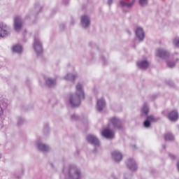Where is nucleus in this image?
I'll return each mask as SVG.
<instances>
[{"label":"nucleus","mask_w":179,"mask_h":179,"mask_svg":"<svg viewBox=\"0 0 179 179\" xmlns=\"http://www.w3.org/2000/svg\"><path fill=\"white\" fill-rule=\"evenodd\" d=\"M38 149H40V150H42L43 152H47V150H48V146L44 145V144H39L38 145Z\"/></svg>","instance_id":"20"},{"label":"nucleus","mask_w":179,"mask_h":179,"mask_svg":"<svg viewBox=\"0 0 179 179\" xmlns=\"http://www.w3.org/2000/svg\"><path fill=\"white\" fill-rule=\"evenodd\" d=\"M46 85L48 86H52V85H55V81L51 78H48L46 80Z\"/></svg>","instance_id":"21"},{"label":"nucleus","mask_w":179,"mask_h":179,"mask_svg":"<svg viewBox=\"0 0 179 179\" xmlns=\"http://www.w3.org/2000/svg\"><path fill=\"white\" fill-rule=\"evenodd\" d=\"M23 27V22H22V20H20V17L17 16L14 18V29L17 31H19L20 29Z\"/></svg>","instance_id":"3"},{"label":"nucleus","mask_w":179,"mask_h":179,"mask_svg":"<svg viewBox=\"0 0 179 179\" xmlns=\"http://www.w3.org/2000/svg\"><path fill=\"white\" fill-rule=\"evenodd\" d=\"M134 3H135V0H133V1L130 3H127L124 1H120V5L122 6H127V8H131V6H132V5H134Z\"/></svg>","instance_id":"19"},{"label":"nucleus","mask_w":179,"mask_h":179,"mask_svg":"<svg viewBox=\"0 0 179 179\" xmlns=\"http://www.w3.org/2000/svg\"><path fill=\"white\" fill-rule=\"evenodd\" d=\"M72 172L74 173V176L76 177L77 179H80V172L78 171L76 167H71L69 169V173L70 174V177H72V176H71Z\"/></svg>","instance_id":"12"},{"label":"nucleus","mask_w":179,"mask_h":179,"mask_svg":"<svg viewBox=\"0 0 179 179\" xmlns=\"http://www.w3.org/2000/svg\"><path fill=\"white\" fill-rule=\"evenodd\" d=\"M173 44L176 45V47H179V38H176L173 40Z\"/></svg>","instance_id":"26"},{"label":"nucleus","mask_w":179,"mask_h":179,"mask_svg":"<svg viewBox=\"0 0 179 179\" xmlns=\"http://www.w3.org/2000/svg\"><path fill=\"white\" fill-rule=\"evenodd\" d=\"M139 3H140V5H141V6L147 5L148 4V0H139Z\"/></svg>","instance_id":"24"},{"label":"nucleus","mask_w":179,"mask_h":179,"mask_svg":"<svg viewBox=\"0 0 179 179\" xmlns=\"http://www.w3.org/2000/svg\"><path fill=\"white\" fill-rule=\"evenodd\" d=\"M112 157L115 160L116 162H121L122 160V154L117 151H114L112 153Z\"/></svg>","instance_id":"11"},{"label":"nucleus","mask_w":179,"mask_h":179,"mask_svg":"<svg viewBox=\"0 0 179 179\" xmlns=\"http://www.w3.org/2000/svg\"><path fill=\"white\" fill-rule=\"evenodd\" d=\"M66 78L69 79V80H73L74 79H76V77L73 75L69 74V75H67Z\"/></svg>","instance_id":"25"},{"label":"nucleus","mask_w":179,"mask_h":179,"mask_svg":"<svg viewBox=\"0 0 179 179\" xmlns=\"http://www.w3.org/2000/svg\"><path fill=\"white\" fill-rule=\"evenodd\" d=\"M166 64L169 68H174V66H176V63L172 62L171 61L166 62Z\"/></svg>","instance_id":"23"},{"label":"nucleus","mask_w":179,"mask_h":179,"mask_svg":"<svg viewBox=\"0 0 179 179\" xmlns=\"http://www.w3.org/2000/svg\"><path fill=\"white\" fill-rule=\"evenodd\" d=\"M3 114V110H2V108L0 107V116Z\"/></svg>","instance_id":"27"},{"label":"nucleus","mask_w":179,"mask_h":179,"mask_svg":"<svg viewBox=\"0 0 179 179\" xmlns=\"http://www.w3.org/2000/svg\"><path fill=\"white\" fill-rule=\"evenodd\" d=\"M83 99H85L83 87L82 85L78 84L76 85V92L70 95V103L73 107H79L80 106V101Z\"/></svg>","instance_id":"2"},{"label":"nucleus","mask_w":179,"mask_h":179,"mask_svg":"<svg viewBox=\"0 0 179 179\" xmlns=\"http://www.w3.org/2000/svg\"><path fill=\"white\" fill-rule=\"evenodd\" d=\"M108 5H111L113 3V0H108Z\"/></svg>","instance_id":"28"},{"label":"nucleus","mask_w":179,"mask_h":179,"mask_svg":"<svg viewBox=\"0 0 179 179\" xmlns=\"http://www.w3.org/2000/svg\"><path fill=\"white\" fill-rule=\"evenodd\" d=\"M157 55L159 57V58H168L170 55L166 50L159 49L157 50Z\"/></svg>","instance_id":"7"},{"label":"nucleus","mask_w":179,"mask_h":179,"mask_svg":"<svg viewBox=\"0 0 179 179\" xmlns=\"http://www.w3.org/2000/svg\"><path fill=\"white\" fill-rule=\"evenodd\" d=\"M164 139L165 141H173L174 140V136L171 133H166L164 135Z\"/></svg>","instance_id":"18"},{"label":"nucleus","mask_w":179,"mask_h":179,"mask_svg":"<svg viewBox=\"0 0 179 179\" xmlns=\"http://www.w3.org/2000/svg\"><path fill=\"white\" fill-rule=\"evenodd\" d=\"M81 23L83 27H89L90 25V20H89V17L84 15L81 17Z\"/></svg>","instance_id":"10"},{"label":"nucleus","mask_w":179,"mask_h":179,"mask_svg":"<svg viewBox=\"0 0 179 179\" xmlns=\"http://www.w3.org/2000/svg\"><path fill=\"white\" fill-rule=\"evenodd\" d=\"M13 52L20 53L22 51H23V48H22V46L20 45H15L13 46Z\"/></svg>","instance_id":"17"},{"label":"nucleus","mask_w":179,"mask_h":179,"mask_svg":"<svg viewBox=\"0 0 179 179\" xmlns=\"http://www.w3.org/2000/svg\"><path fill=\"white\" fill-rule=\"evenodd\" d=\"M127 166L130 169V170H136V163H135V161L132 159H129L127 161Z\"/></svg>","instance_id":"14"},{"label":"nucleus","mask_w":179,"mask_h":179,"mask_svg":"<svg viewBox=\"0 0 179 179\" xmlns=\"http://www.w3.org/2000/svg\"><path fill=\"white\" fill-rule=\"evenodd\" d=\"M162 114H164V111L162 112Z\"/></svg>","instance_id":"29"},{"label":"nucleus","mask_w":179,"mask_h":179,"mask_svg":"<svg viewBox=\"0 0 179 179\" xmlns=\"http://www.w3.org/2000/svg\"><path fill=\"white\" fill-rule=\"evenodd\" d=\"M171 121H177L178 120V113L176 110H172L168 115Z\"/></svg>","instance_id":"8"},{"label":"nucleus","mask_w":179,"mask_h":179,"mask_svg":"<svg viewBox=\"0 0 179 179\" xmlns=\"http://www.w3.org/2000/svg\"><path fill=\"white\" fill-rule=\"evenodd\" d=\"M122 128V123H121V120L116 117H113L109 119L108 129H103L101 134L105 138H107L108 139H113V138H114V131L112 130L121 129Z\"/></svg>","instance_id":"1"},{"label":"nucleus","mask_w":179,"mask_h":179,"mask_svg":"<svg viewBox=\"0 0 179 179\" xmlns=\"http://www.w3.org/2000/svg\"><path fill=\"white\" fill-rule=\"evenodd\" d=\"M34 48L36 52H41V51H43V46H41L40 41L35 39L34 43Z\"/></svg>","instance_id":"6"},{"label":"nucleus","mask_w":179,"mask_h":179,"mask_svg":"<svg viewBox=\"0 0 179 179\" xmlns=\"http://www.w3.org/2000/svg\"><path fill=\"white\" fill-rule=\"evenodd\" d=\"M8 27L3 23L0 24V37H6L8 36Z\"/></svg>","instance_id":"5"},{"label":"nucleus","mask_w":179,"mask_h":179,"mask_svg":"<svg viewBox=\"0 0 179 179\" xmlns=\"http://www.w3.org/2000/svg\"><path fill=\"white\" fill-rule=\"evenodd\" d=\"M137 65L140 69H146V68L149 67V62L148 61H142L137 63Z\"/></svg>","instance_id":"15"},{"label":"nucleus","mask_w":179,"mask_h":179,"mask_svg":"<svg viewBox=\"0 0 179 179\" xmlns=\"http://www.w3.org/2000/svg\"><path fill=\"white\" fill-rule=\"evenodd\" d=\"M136 34L139 40H143V38H145V32H143V29L142 28H137Z\"/></svg>","instance_id":"13"},{"label":"nucleus","mask_w":179,"mask_h":179,"mask_svg":"<svg viewBox=\"0 0 179 179\" xmlns=\"http://www.w3.org/2000/svg\"><path fill=\"white\" fill-rule=\"evenodd\" d=\"M97 107L99 111H101L104 108V107H106V102L103 99L98 100Z\"/></svg>","instance_id":"16"},{"label":"nucleus","mask_w":179,"mask_h":179,"mask_svg":"<svg viewBox=\"0 0 179 179\" xmlns=\"http://www.w3.org/2000/svg\"><path fill=\"white\" fill-rule=\"evenodd\" d=\"M87 140L88 141V142H90L92 145H95L96 146H99L100 145L99 139L93 135H88L87 136Z\"/></svg>","instance_id":"4"},{"label":"nucleus","mask_w":179,"mask_h":179,"mask_svg":"<svg viewBox=\"0 0 179 179\" xmlns=\"http://www.w3.org/2000/svg\"><path fill=\"white\" fill-rule=\"evenodd\" d=\"M142 112L145 114V115H148V113H149V108H148V106L144 105L142 108Z\"/></svg>","instance_id":"22"},{"label":"nucleus","mask_w":179,"mask_h":179,"mask_svg":"<svg viewBox=\"0 0 179 179\" xmlns=\"http://www.w3.org/2000/svg\"><path fill=\"white\" fill-rule=\"evenodd\" d=\"M156 118L153 116L147 117V120L144 122L145 128H149L150 127V122H155Z\"/></svg>","instance_id":"9"}]
</instances>
